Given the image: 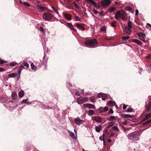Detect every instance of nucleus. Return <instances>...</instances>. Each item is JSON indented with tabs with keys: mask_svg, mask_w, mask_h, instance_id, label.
<instances>
[{
	"mask_svg": "<svg viewBox=\"0 0 151 151\" xmlns=\"http://www.w3.org/2000/svg\"><path fill=\"white\" fill-rule=\"evenodd\" d=\"M146 108L147 109H146L147 111L151 109V101H149L148 102V105L146 106Z\"/></svg>",
	"mask_w": 151,
	"mask_h": 151,
	"instance_id": "nucleus-18",
	"label": "nucleus"
},
{
	"mask_svg": "<svg viewBox=\"0 0 151 151\" xmlns=\"http://www.w3.org/2000/svg\"><path fill=\"white\" fill-rule=\"evenodd\" d=\"M28 99L27 98L26 99H24L22 101V102L24 104H27L28 103V102L27 101V99Z\"/></svg>",
	"mask_w": 151,
	"mask_h": 151,
	"instance_id": "nucleus-43",
	"label": "nucleus"
},
{
	"mask_svg": "<svg viewBox=\"0 0 151 151\" xmlns=\"http://www.w3.org/2000/svg\"><path fill=\"white\" fill-rule=\"evenodd\" d=\"M103 94L102 93H99L97 95V97L98 98H101L102 97Z\"/></svg>",
	"mask_w": 151,
	"mask_h": 151,
	"instance_id": "nucleus-52",
	"label": "nucleus"
},
{
	"mask_svg": "<svg viewBox=\"0 0 151 151\" xmlns=\"http://www.w3.org/2000/svg\"><path fill=\"white\" fill-rule=\"evenodd\" d=\"M88 108H89L95 109V107L94 105L91 104H89Z\"/></svg>",
	"mask_w": 151,
	"mask_h": 151,
	"instance_id": "nucleus-32",
	"label": "nucleus"
},
{
	"mask_svg": "<svg viewBox=\"0 0 151 151\" xmlns=\"http://www.w3.org/2000/svg\"><path fill=\"white\" fill-rule=\"evenodd\" d=\"M151 122V119H149V120H147V121L145 122L142 123V124L143 125H145V124H149V123H150Z\"/></svg>",
	"mask_w": 151,
	"mask_h": 151,
	"instance_id": "nucleus-29",
	"label": "nucleus"
},
{
	"mask_svg": "<svg viewBox=\"0 0 151 151\" xmlns=\"http://www.w3.org/2000/svg\"><path fill=\"white\" fill-rule=\"evenodd\" d=\"M17 75V73H12L9 74L8 75V76L9 78H14L16 77Z\"/></svg>",
	"mask_w": 151,
	"mask_h": 151,
	"instance_id": "nucleus-17",
	"label": "nucleus"
},
{
	"mask_svg": "<svg viewBox=\"0 0 151 151\" xmlns=\"http://www.w3.org/2000/svg\"><path fill=\"white\" fill-rule=\"evenodd\" d=\"M115 9V8L114 7H112L109 9V11L110 12H114Z\"/></svg>",
	"mask_w": 151,
	"mask_h": 151,
	"instance_id": "nucleus-37",
	"label": "nucleus"
},
{
	"mask_svg": "<svg viewBox=\"0 0 151 151\" xmlns=\"http://www.w3.org/2000/svg\"><path fill=\"white\" fill-rule=\"evenodd\" d=\"M88 113L89 115H92L94 114V112L93 110H89L88 111Z\"/></svg>",
	"mask_w": 151,
	"mask_h": 151,
	"instance_id": "nucleus-33",
	"label": "nucleus"
},
{
	"mask_svg": "<svg viewBox=\"0 0 151 151\" xmlns=\"http://www.w3.org/2000/svg\"><path fill=\"white\" fill-rule=\"evenodd\" d=\"M114 124L113 123V122H111L109 123V127H111V126L114 125Z\"/></svg>",
	"mask_w": 151,
	"mask_h": 151,
	"instance_id": "nucleus-57",
	"label": "nucleus"
},
{
	"mask_svg": "<svg viewBox=\"0 0 151 151\" xmlns=\"http://www.w3.org/2000/svg\"><path fill=\"white\" fill-rule=\"evenodd\" d=\"M37 9L40 10V12H42V11H45L46 9V8L42 7L38 5H37Z\"/></svg>",
	"mask_w": 151,
	"mask_h": 151,
	"instance_id": "nucleus-16",
	"label": "nucleus"
},
{
	"mask_svg": "<svg viewBox=\"0 0 151 151\" xmlns=\"http://www.w3.org/2000/svg\"><path fill=\"white\" fill-rule=\"evenodd\" d=\"M42 17L45 20L50 21L52 18L53 15L49 13L45 12L43 14Z\"/></svg>",
	"mask_w": 151,
	"mask_h": 151,
	"instance_id": "nucleus-2",
	"label": "nucleus"
},
{
	"mask_svg": "<svg viewBox=\"0 0 151 151\" xmlns=\"http://www.w3.org/2000/svg\"><path fill=\"white\" fill-rule=\"evenodd\" d=\"M96 6H95V7H96L97 8V9H99L101 7V6H100V3H98V5L97 4H96Z\"/></svg>",
	"mask_w": 151,
	"mask_h": 151,
	"instance_id": "nucleus-49",
	"label": "nucleus"
},
{
	"mask_svg": "<svg viewBox=\"0 0 151 151\" xmlns=\"http://www.w3.org/2000/svg\"><path fill=\"white\" fill-rule=\"evenodd\" d=\"M102 121V119L99 116H98L97 118L96 119V121L98 123H101Z\"/></svg>",
	"mask_w": 151,
	"mask_h": 151,
	"instance_id": "nucleus-25",
	"label": "nucleus"
},
{
	"mask_svg": "<svg viewBox=\"0 0 151 151\" xmlns=\"http://www.w3.org/2000/svg\"><path fill=\"white\" fill-rule=\"evenodd\" d=\"M101 129V125L96 126L95 127V130L98 132H100Z\"/></svg>",
	"mask_w": 151,
	"mask_h": 151,
	"instance_id": "nucleus-19",
	"label": "nucleus"
},
{
	"mask_svg": "<svg viewBox=\"0 0 151 151\" xmlns=\"http://www.w3.org/2000/svg\"><path fill=\"white\" fill-rule=\"evenodd\" d=\"M6 63L7 61L3 60L1 59H0V64H2L3 63Z\"/></svg>",
	"mask_w": 151,
	"mask_h": 151,
	"instance_id": "nucleus-40",
	"label": "nucleus"
},
{
	"mask_svg": "<svg viewBox=\"0 0 151 151\" xmlns=\"http://www.w3.org/2000/svg\"><path fill=\"white\" fill-rule=\"evenodd\" d=\"M130 28H128L127 29V30L126 32L128 34H130L132 32V30H131Z\"/></svg>",
	"mask_w": 151,
	"mask_h": 151,
	"instance_id": "nucleus-36",
	"label": "nucleus"
},
{
	"mask_svg": "<svg viewBox=\"0 0 151 151\" xmlns=\"http://www.w3.org/2000/svg\"><path fill=\"white\" fill-rule=\"evenodd\" d=\"M86 1L87 2L90 3L92 5H93L95 7L96 6V4L92 0H86Z\"/></svg>",
	"mask_w": 151,
	"mask_h": 151,
	"instance_id": "nucleus-23",
	"label": "nucleus"
},
{
	"mask_svg": "<svg viewBox=\"0 0 151 151\" xmlns=\"http://www.w3.org/2000/svg\"><path fill=\"white\" fill-rule=\"evenodd\" d=\"M127 105H124L123 106V109L124 110L126 109Z\"/></svg>",
	"mask_w": 151,
	"mask_h": 151,
	"instance_id": "nucleus-58",
	"label": "nucleus"
},
{
	"mask_svg": "<svg viewBox=\"0 0 151 151\" xmlns=\"http://www.w3.org/2000/svg\"><path fill=\"white\" fill-rule=\"evenodd\" d=\"M119 12H117L115 14V18L116 19H119L120 18L119 16Z\"/></svg>",
	"mask_w": 151,
	"mask_h": 151,
	"instance_id": "nucleus-28",
	"label": "nucleus"
},
{
	"mask_svg": "<svg viewBox=\"0 0 151 151\" xmlns=\"http://www.w3.org/2000/svg\"><path fill=\"white\" fill-rule=\"evenodd\" d=\"M113 129L115 131H118V132H119V131L118 127L116 126H115L114 127H113Z\"/></svg>",
	"mask_w": 151,
	"mask_h": 151,
	"instance_id": "nucleus-39",
	"label": "nucleus"
},
{
	"mask_svg": "<svg viewBox=\"0 0 151 151\" xmlns=\"http://www.w3.org/2000/svg\"><path fill=\"white\" fill-rule=\"evenodd\" d=\"M138 35L140 38V39L142 41H143L145 42V34L143 33L142 32H139L138 34Z\"/></svg>",
	"mask_w": 151,
	"mask_h": 151,
	"instance_id": "nucleus-6",
	"label": "nucleus"
},
{
	"mask_svg": "<svg viewBox=\"0 0 151 151\" xmlns=\"http://www.w3.org/2000/svg\"><path fill=\"white\" fill-rule=\"evenodd\" d=\"M70 134L72 138L74 139L75 138V136L74 133L72 132H70Z\"/></svg>",
	"mask_w": 151,
	"mask_h": 151,
	"instance_id": "nucleus-34",
	"label": "nucleus"
},
{
	"mask_svg": "<svg viewBox=\"0 0 151 151\" xmlns=\"http://www.w3.org/2000/svg\"><path fill=\"white\" fill-rule=\"evenodd\" d=\"M88 99L87 97H85L82 98H78L77 99V102L79 104H81L88 101Z\"/></svg>",
	"mask_w": 151,
	"mask_h": 151,
	"instance_id": "nucleus-3",
	"label": "nucleus"
},
{
	"mask_svg": "<svg viewBox=\"0 0 151 151\" xmlns=\"http://www.w3.org/2000/svg\"><path fill=\"white\" fill-rule=\"evenodd\" d=\"M31 68L33 70H36L37 69V67L34 65L33 63H32L31 64Z\"/></svg>",
	"mask_w": 151,
	"mask_h": 151,
	"instance_id": "nucleus-27",
	"label": "nucleus"
},
{
	"mask_svg": "<svg viewBox=\"0 0 151 151\" xmlns=\"http://www.w3.org/2000/svg\"><path fill=\"white\" fill-rule=\"evenodd\" d=\"M64 16L67 19L70 20L71 19V16L70 14L65 13L64 14Z\"/></svg>",
	"mask_w": 151,
	"mask_h": 151,
	"instance_id": "nucleus-24",
	"label": "nucleus"
},
{
	"mask_svg": "<svg viewBox=\"0 0 151 151\" xmlns=\"http://www.w3.org/2000/svg\"><path fill=\"white\" fill-rule=\"evenodd\" d=\"M74 25L75 27H77L78 28L84 30L85 29V24H74Z\"/></svg>",
	"mask_w": 151,
	"mask_h": 151,
	"instance_id": "nucleus-10",
	"label": "nucleus"
},
{
	"mask_svg": "<svg viewBox=\"0 0 151 151\" xmlns=\"http://www.w3.org/2000/svg\"><path fill=\"white\" fill-rule=\"evenodd\" d=\"M93 12L94 13H95L96 14H97L98 13V12L94 9H93Z\"/></svg>",
	"mask_w": 151,
	"mask_h": 151,
	"instance_id": "nucleus-54",
	"label": "nucleus"
},
{
	"mask_svg": "<svg viewBox=\"0 0 151 151\" xmlns=\"http://www.w3.org/2000/svg\"><path fill=\"white\" fill-rule=\"evenodd\" d=\"M132 22L130 20H129L128 23L127 27L129 28L132 29Z\"/></svg>",
	"mask_w": 151,
	"mask_h": 151,
	"instance_id": "nucleus-22",
	"label": "nucleus"
},
{
	"mask_svg": "<svg viewBox=\"0 0 151 151\" xmlns=\"http://www.w3.org/2000/svg\"><path fill=\"white\" fill-rule=\"evenodd\" d=\"M117 23V22L116 21H114L111 22V26L112 27H116V25H115V24H116Z\"/></svg>",
	"mask_w": 151,
	"mask_h": 151,
	"instance_id": "nucleus-35",
	"label": "nucleus"
},
{
	"mask_svg": "<svg viewBox=\"0 0 151 151\" xmlns=\"http://www.w3.org/2000/svg\"><path fill=\"white\" fill-rule=\"evenodd\" d=\"M17 63L16 62H11L9 65L11 66H14L16 65Z\"/></svg>",
	"mask_w": 151,
	"mask_h": 151,
	"instance_id": "nucleus-44",
	"label": "nucleus"
},
{
	"mask_svg": "<svg viewBox=\"0 0 151 151\" xmlns=\"http://www.w3.org/2000/svg\"><path fill=\"white\" fill-rule=\"evenodd\" d=\"M104 136L105 134H103L102 136H101L99 137V139L101 141H103L104 142Z\"/></svg>",
	"mask_w": 151,
	"mask_h": 151,
	"instance_id": "nucleus-30",
	"label": "nucleus"
},
{
	"mask_svg": "<svg viewBox=\"0 0 151 151\" xmlns=\"http://www.w3.org/2000/svg\"><path fill=\"white\" fill-rule=\"evenodd\" d=\"M108 120L109 121H113L116 120V117L114 116H111Z\"/></svg>",
	"mask_w": 151,
	"mask_h": 151,
	"instance_id": "nucleus-26",
	"label": "nucleus"
},
{
	"mask_svg": "<svg viewBox=\"0 0 151 151\" xmlns=\"http://www.w3.org/2000/svg\"><path fill=\"white\" fill-rule=\"evenodd\" d=\"M116 104L115 102L112 101H109L108 103V105L109 106H113Z\"/></svg>",
	"mask_w": 151,
	"mask_h": 151,
	"instance_id": "nucleus-15",
	"label": "nucleus"
},
{
	"mask_svg": "<svg viewBox=\"0 0 151 151\" xmlns=\"http://www.w3.org/2000/svg\"><path fill=\"white\" fill-rule=\"evenodd\" d=\"M130 37L129 36H124L122 37V39L123 40H127L129 39Z\"/></svg>",
	"mask_w": 151,
	"mask_h": 151,
	"instance_id": "nucleus-31",
	"label": "nucleus"
},
{
	"mask_svg": "<svg viewBox=\"0 0 151 151\" xmlns=\"http://www.w3.org/2000/svg\"><path fill=\"white\" fill-rule=\"evenodd\" d=\"M108 110V107L107 106H105L104 108L102 107H100L98 109V111H99L100 113H102L104 112H105Z\"/></svg>",
	"mask_w": 151,
	"mask_h": 151,
	"instance_id": "nucleus-7",
	"label": "nucleus"
},
{
	"mask_svg": "<svg viewBox=\"0 0 151 151\" xmlns=\"http://www.w3.org/2000/svg\"><path fill=\"white\" fill-rule=\"evenodd\" d=\"M52 8L54 11L55 13H56L58 14H59V13L58 11L53 6H52Z\"/></svg>",
	"mask_w": 151,
	"mask_h": 151,
	"instance_id": "nucleus-46",
	"label": "nucleus"
},
{
	"mask_svg": "<svg viewBox=\"0 0 151 151\" xmlns=\"http://www.w3.org/2000/svg\"><path fill=\"white\" fill-rule=\"evenodd\" d=\"M17 96L15 92H12V98L13 100H15L17 98Z\"/></svg>",
	"mask_w": 151,
	"mask_h": 151,
	"instance_id": "nucleus-14",
	"label": "nucleus"
},
{
	"mask_svg": "<svg viewBox=\"0 0 151 151\" xmlns=\"http://www.w3.org/2000/svg\"><path fill=\"white\" fill-rule=\"evenodd\" d=\"M151 116V114L150 113H149L141 121V122H143L144 121L148 119H149L150 117Z\"/></svg>",
	"mask_w": 151,
	"mask_h": 151,
	"instance_id": "nucleus-13",
	"label": "nucleus"
},
{
	"mask_svg": "<svg viewBox=\"0 0 151 151\" xmlns=\"http://www.w3.org/2000/svg\"><path fill=\"white\" fill-rule=\"evenodd\" d=\"M106 30V28L105 27H102L101 28V31H105Z\"/></svg>",
	"mask_w": 151,
	"mask_h": 151,
	"instance_id": "nucleus-51",
	"label": "nucleus"
},
{
	"mask_svg": "<svg viewBox=\"0 0 151 151\" xmlns=\"http://www.w3.org/2000/svg\"><path fill=\"white\" fill-rule=\"evenodd\" d=\"M122 116L124 118H132V115H131L130 114H122Z\"/></svg>",
	"mask_w": 151,
	"mask_h": 151,
	"instance_id": "nucleus-20",
	"label": "nucleus"
},
{
	"mask_svg": "<svg viewBox=\"0 0 151 151\" xmlns=\"http://www.w3.org/2000/svg\"><path fill=\"white\" fill-rule=\"evenodd\" d=\"M40 30L42 32H43L44 31V29L43 27H40Z\"/></svg>",
	"mask_w": 151,
	"mask_h": 151,
	"instance_id": "nucleus-53",
	"label": "nucleus"
},
{
	"mask_svg": "<svg viewBox=\"0 0 151 151\" xmlns=\"http://www.w3.org/2000/svg\"><path fill=\"white\" fill-rule=\"evenodd\" d=\"M74 122L75 123L78 125H80L82 123L83 121L80 119L79 117L74 119Z\"/></svg>",
	"mask_w": 151,
	"mask_h": 151,
	"instance_id": "nucleus-8",
	"label": "nucleus"
},
{
	"mask_svg": "<svg viewBox=\"0 0 151 151\" xmlns=\"http://www.w3.org/2000/svg\"><path fill=\"white\" fill-rule=\"evenodd\" d=\"M91 99V101L92 102H94L95 101L94 100V99L93 98H91V99Z\"/></svg>",
	"mask_w": 151,
	"mask_h": 151,
	"instance_id": "nucleus-64",
	"label": "nucleus"
},
{
	"mask_svg": "<svg viewBox=\"0 0 151 151\" xmlns=\"http://www.w3.org/2000/svg\"><path fill=\"white\" fill-rule=\"evenodd\" d=\"M132 9L131 8H130L129 7H128L127 8H126V10H131Z\"/></svg>",
	"mask_w": 151,
	"mask_h": 151,
	"instance_id": "nucleus-60",
	"label": "nucleus"
},
{
	"mask_svg": "<svg viewBox=\"0 0 151 151\" xmlns=\"http://www.w3.org/2000/svg\"><path fill=\"white\" fill-rule=\"evenodd\" d=\"M24 94V91L22 90H21L19 92L18 95L20 97H22Z\"/></svg>",
	"mask_w": 151,
	"mask_h": 151,
	"instance_id": "nucleus-21",
	"label": "nucleus"
},
{
	"mask_svg": "<svg viewBox=\"0 0 151 151\" xmlns=\"http://www.w3.org/2000/svg\"><path fill=\"white\" fill-rule=\"evenodd\" d=\"M75 21H81V19L77 16H76L75 17Z\"/></svg>",
	"mask_w": 151,
	"mask_h": 151,
	"instance_id": "nucleus-42",
	"label": "nucleus"
},
{
	"mask_svg": "<svg viewBox=\"0 0 151 151\" xmlns=\"http://www.w3.org/2000/svg\"><path fill=\"white\" fill-rule=\"evenodd\" d=\"M97 41L96 40H89L86 41L85 44L87 47H93L97 45Z\"/></svg>",
	"mask_w": 151,
	"mask_h": 151,
	"instance_id": "nucleus-1",
	"label": "nucleus"
},
{
	"mask_svg": "<svg viewBox=\"0 0 151 151\" xmlns=\"http://www.w3.org/2000/svg\"><path fill=\"white\" fill-rule=\"evenodd\" d=\"M24 68V66L23 65H21L20 67V70H22Z\"/></svg>",
	"mask_w": 151,
	"mask_h": 151,
	"instance_id": "nucleus-59",
	"label": "nucleus"
},
{
	"mask_svg": "<svg viewBox=\"0 0 151 151\" xmlns=\"http://www.w3.org/2000/svg\"><path fill=\"white\" fill-rule=\"evenodd\" d=\"M74 5L78 9H81L80 7L76 3H74Z\"/></svg>",
	"mask_w": 151,
	"mask_h": 151,
	"instance_id": "nucleus-47",
	"label": "nucleus"
},
{
	"mask_svg": "<svg viewBox=\"0 0 151 151\" xmlns=\"http://www.w3.org/2000/svg\"><path fill=\"white\" fill-rule=\"evenodd\" d=\"M97 117L98 116H95L94 117H93V118H92V119L93 120H95V121H96V119L97 118Z\"/></svg>",
	"mask_w": 151,
	"mask_h": 151,
	"instance_id": "nucleus-61",
	"label": "nucleus"
},
{
	"mask_svg": "<svg viewBox=\"0 0 151 151\" xmlns=\"http://www.w3.org/2000/svg\"><path fill=\"white\" fill-rule=\"evenodd\" d=\"M75 94L76 95H78V96H80V94L78 92H76L75 93Z\"/></svg>",
	"mask_w": 151,
	"mask_h": 151,
	"instance_id": "nucleus-62",
	"label": "nucleus"
},
{
	"mask_svg": "<svg viewBox=\"0 0 151 151\" xmlns=\"http://www.w3.org/2000/svg\"><path fill=\"white\" fill-rule=\"evenodd\" d=\"M129 139L134 140H137L138 139V136L137 134L132 133L129 135Z\"/></svg>",
	"mask_w": 151,
	"mask_h": 151,
	"instance_id": "nucleus-5",
	"label": "nucleus"
},
{
	"mask_svg": "<svg viewBox=\"0 0 151 151\" xmlns=\"http://www.w3.org/2000/svg\"><path fill=\"white\" fill-rule=\"evenodd\" d=\"M127 112H132L133 111V109L132 108H130L129 109H128L127 110Z\"/></svg>",
	"mask_w": 151,
	"mask_h": 151,
	"instance_id": "nucleus-48",
	"label": "nucleus"
},
{
	"mask_svg": "<svg viewBox=\"0 0 151 151\" xmlns=\"http://www.w3.org/2000/svg\"><path fill=\"white\" fill-rule=\"evenodd\" d=\"M107 97V95H106V94L104 95V96L103 95V96L102 97V99L103 100H105L106 99V98Z\"/></svg>",
	"mask_w": 151,
	"mask_h": 151,
	"instance_id": "nucleus-41",
	"label": "nucleus"
},
{
	"mask_svg": "<svg viewBox=\"0 0 151 151\" xmlns=\"http://www.w3.org/2000/svg\"><path fill=\"white\" fill-rule=\"evenodd\" d=\"M4 70H5L4 68L0 67V72H2Z\"/></svg>",
	"mask_w": 151,
	"mask_h": 151,
	"instance_id": "nucleus-63",
	"label": "nucleus"
},
{
	"mask_svg": "<svg viewBox=\"0 0 151 151\" xmlns=\"http://www.w3.org/2000/svg\"><path fill=\"white\" fill-rule=\"evenodd\" d=\"M67 26L70 28L71 29L73 30L74 32H76L77 30L70 23L67 22Z\"/></svg>",
	"mask_w": 151,
	"mask_h": 151,
	"instance_id": "nucleus-11",
	"label": "nucleus"
},
{
	"mask_svg": "<svg viewBox=\"0 0 151 151\" xmlns=\"http://www.w3.org/2000/svg\"><path fill=\"white\" fill-rule=\"evenodd\" d=\"M139 11L137 9L136 10V12L135 15L136 16H138V15Z\"/></svg>",
	"mask_w": 151,
	"mask_h": 151,
	"instance_id": "nucleus-56",
	"label": "nucleus"
},
{
	"mask_svg": "<svg viewBox=\"0 0 151 151\" xmlns=\"http://www.w3.org/2000/svg\"><path fill=\"white\" fill-rule=\"evenodd\" d=\"M88 104H83V105L84 107H88Z\"/></svg>",
	"mask_w": 151,
	"mask_h": 151,
	"instance_id": "nucleus-55",
	"label": "nucleus"
},
{
	"mask_svg": "<svg viewBox=\"0 0 151 151\" xmlns=\"http://www.w3.org/2000/svg\"><path fill=\"white\" fill-rule=\"evenodd\" d=\"M117 12H119V16L120 18H121L122 20H124L125 18V14L123 12H120V11H118Z\"/></svg>",
	"mask_w": 151,
	"mask_h": 151,
	"instance_id": "nucleus-9",
	"label": "nucleus"
},
{
	"mask_svg": "<svg viewBox=\"0 0 151 151\" xmlns=\"http://www.w3.org/2000/svg\"><path fill=\"white\" fill-rule=\"evenodd\" d=\"M24 65L27 67V68H29V65L27 62H24Z\"/></svg>",
	"mask_w": 151,
	"mask_h": 151,
	"instance_id": "nucleus-50",
	"label": "nucleus"
},
{
	"mask_svg": "<svg viewBox=\"0 0 151 151\" xmlns=\"http://www.w3.org/2000/svg\"><path fill=\"white\" fill-rule=\"evenodd\" d=\"M111 3L109 0H103L101 1V4L102 6L106 7L108 6Z\"/></svg>",
	"mask_w": 151,
	"mask_h": 151,
	"instance_id": "nucleus-4",
	"label": "nucleus"
},
{
	"mask_svg": "<svg viewBox=\"0 0 151 151\" xmlns=\"http://www.w3.org/2000/svg\"><path fill=\"white\" fill-rule=\"evenodd\" d=\"M23 4L24 5L28 7L30 6V5L28 3L26 2H24Z\"/></svg>",
	"mask_w": 151,
	"mask_h": 151,
	"instance_id": "nucleus-38",
	"label": "nucleus"
},
{
	"mask_svg": "<svg viewBox=\"0 0 151 151\" xmlns=\"http://www.w3.org/2000/svg\"><path fill=\"white\" fill-rule=\"evenodd\" d=\"M130 41L134 42L139 45H141L142 44V42L140 40L136 39H132Z\"/></svg>",
	"mask_w": 151,
	"mask_h": 151,
	"instance_id": "nucleus-12",
	"label": "nucleus"
},
{
	"mask_svg": "<svg viewBox=\"0 0 151 151\" xmlns=\"http://www.w3.org/2000/svg\"><path fill=\"white\" fill-rule=\"evenodd\" d=\"M114 113V111L112 109H110L109 111L108 112V114H113Z\"/></svg>",
	"mask_w": 151,
	"mask_h": 151,
	"instance_id": "nucleus-45",
	"label": "nucleus"
}]
</instances>
